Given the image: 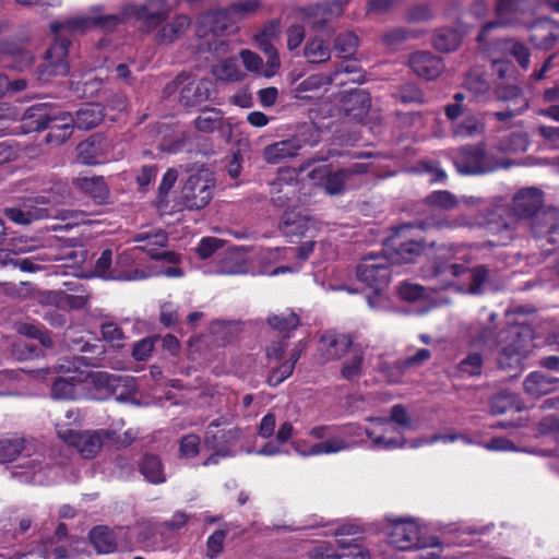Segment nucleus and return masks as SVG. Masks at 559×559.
Instances as JSON below:
<instances>
[{
    "label": "nucleus",
    "instance_id": "38",
    "mask_svg": "<svg viewBox=\"0 0 559 559\" xmlns=\"http://www.w3.org/2000/svg\"><path fill=\"white\" fill-rule=\"evenodd\" d=\"M90 539L98 554L112 552L117 547L112 532L105 526L93 528L90 532Z\"/></svg>",
    "mask_w": 559,
    "mask_h": 559
},
{
    "label": "nucleus",
    "instance_id": "19",
    "mask_svg": "<svg viewBox=\"0 0 559 559\" xmlns=\"http://www.w3.org/2000/svg\"><path fill=\"white\" fill-rule=\"evenodd\" d=\"M294 451L301 456H317L338 453L349 449V443L343 437H330L325 441L310 444L306 440L292 442Z\"/></svg>",
    "mask_w": 559,
    "mask_h": 559
},
{
    "label": "nucleus",
    "instance_id": "48",
    "mask_svg": "<svg viewBox=\"0 0 559 559\" xmlns=\"http://www.w3.org/2000/svg\"><path fill=\"white\" fill-rule=\"evenodd\" d=\"M190 25V19L186 15L177 16L171 23L162 27L158 33L162 43H170L182 34Z\"/></svg>",
    "mask_w": 559,
    "mask_h": 559
},
{
    "label": "nucleus",
    "instance_id": "3",
    "mask_svg": "<svg viewBox=\"0 0 559 559\" xmlns=\"http://www.w3.org/2000/svg\"><path fill=\"white\" fill-rule=\"evenodd\" d=\"M388 543L400 550L416 549L419 559H439L442 545L435 536L420 537L418 525L411 519L390 520L386 527Z\"/></svg>",
    "mask_w": 559,
    "mask_h": 559
},
{
    "label": "nucleus",
    "instance_id": "20",
    "mask_svg": "<svg viewBox=\"0 0 559 559\" xmlns=\"http://www.w3.org/2000/svg\"><path fill=\"white\" fill-rule=\"evenodd\" d=\"M235 22L230 10H217L199 16L197 21V33L205 36L207 33L222 34L228 31Z\"/></svg>",
    "mask_w": 559,
    "mask_h": 559
},
{
    "label": "nucleus",
    "instance_id": "32",
    "mask_svg": "<svg viewBox=\"0 0 559 559\" xmlns=\"http://www.w3.org/2000/svg\"><path fill=\"white\" fill-rule=\"evenodd\" d=\"M293 432V425L288 421L283 423L276 432L275 440L269 441L257 451V454L274 456L284 453L283 445L292 438Z\"/></svg>",
    "mask_w": 559,
    "mask_h": 559
},
{
    "label": "nucleus",
    "instance_id": "63",
    "mask_svg": "<svg viewBox=\"0 0 559 559\" xmlns=\"http://www.w3.org/2000/svg\"><path fill=\"white\" fill-rule=\"evenodd\" d=\"M200 451V439L195 435H188L181 439L180 452L185 457H194Z\"/></svg>",
    "mask_w": 559,
    "mask_h": 559
},
{
    "label": "nucleus",
    "instance_id": "62",
    "mask_svg": "<svg viewBox=\"0 0 559 559\" xmlns=\"http://www.w3.org/2000/svg\"><path fill=\"white\" fill-rule=\"evenodd\" d=\"M223 246V240L215 237H206L203 238L198 248L197 252L202 259L210 258L215 251H217Z\"/></svg>",
    "mask_w": 559,
    "mask_h": 559
},
{
    "label": "nucleus",
    "instance_id": "8",
    "mask_svg": "<svg viewBox=\"0 0 559 559\" xmlns=\"http://www.w3.org/2000/svg\"><path fill=\"white\" fill-rule=\"evenodd\" d=\"M122 21L117 14H105L102 7H92L86 14L68 19L63 22H53L50 25L52 32L66 29L70 33H86L92 28L99 27L104 31H111Z\"/></svg>",
    "mask_w": 559,
    "mask_h": 559
},
{
    "label": "nucleus",
    "instance_id": "12",
    "mask_svg": "<svg viewBox=\"0 0 559 559\" xmlns=\"http://www.w3.org/2000/svg\"><path fill=\"white\" fill-rule=\"evenodd\" d=\"M215 180L207 169L192 174L182 188V201L190 210L206 206L213 198Z\"/></svg>",
    "mask_w": 559,
    "mask_h": 559
},
{
    "label": "nucleus",
    "instance_id": "4",
    "mask_svg": "<svg viewBox=\"0 0 559 559\" xmlns=\"http://www.w3.org/2000/svg\"><path fill=\"white\" fill-rule=\"evenodd\" d=\"M16 462L15 467L21 472L15 474L25 477L26 481L41 485L46 481L47 466L44 464V454L32 444L22 439L0 440V463Z\"/></svg>",
    "mask_w": 559,
    "mask_h": 559
},
{
    "label": "nucleus",
    "instance_id": "64",
    "mask_svg": "<svg viewBox=\"0 0 559 559\" xmlns=\"http://www.w3.org/2000/svg\"><path fill=\"white\" fill-rule=\"evenodd\" d=\"M511 55L516 59L519 64L526 69L530 64L528 49L521 43L509 40L507 43Z\"/></svg>",
    "mask_w": 559,
    "mask_h": 559
},
{
    "label": "nucleus",
    "instance_id": "2",
    "mask_svg": "<svg viewBox=\"0 0 559 559\" xmlns=\"http://www.w3.org/2000/svg\"><path fill=\"white\" fill-rule=\"evenodd\" d=\"M544 193L536 188H523L512 199L510 206L501 198L493 200L476 218V224L487 226L492 233H510L519 221L531 219L544 209Z\"/></svg>",
    "mask_w": 559,
    "mask_h": 559
},
{
    "label": "nucleus",
    "instance_id": "28",
    "mask_svg": "<svg viewBox=\"0 0 559 559\" xmlns=\"http://www.w3.org/2000/svg\"><path fill=\"white\" fill-rule=\"evenodd\" d=\"M557 379L539 371L531 372L524 380V391L532 397H540L556 389Z\"/></svg>",
    "mask_w": 559,
    "mask_h": 559
},
{
    "label": "nucleus",
    "instance_id": "51",
    "mask_svg": "<svg viewBox=\"0 0 559 559\" xmlns=\"http://www.w3.org/2000/svg\"><path fill=\"white\" fill-rule=\"evenodd\" d=\"M326 84H329V80L324 75H310L294 88L293 96L298 99L309 98L308 92L317 91Z\"/></svg>",
    "mask_w": 559,
    "mask_h": 559
},
{
    "label": "nucleus",
    "instance_id": "15",
    "mask_svg": "<svg viewBox=\"0 0 559 559\" xmlns=\"http://www.w3.org/2000/svg\"><path fill=\"white\" fill-rule=\"evenodd\" d=\"M138 249L147 253L152 259H166L170 263H178L180 255L175 252L163 251L168 243L167 233L157 226H143L133 238Z\"/></svg>",
    "mask_w": 559,
    "mask_h": 559
},
{
    "label": "nucleus",
    "instance_id": "55",
    "mask_svg": "<svg viewBox=\"0 0 559 559\" xmlns=\"http://www.w3.org/2000/svg\"><path fill=\"white\" fill-rule=\"evenodd\" d=\"M302 13L314 27H321L329 21L332 10L328 5L316 4L304 9Z\"/></svg>",
    "mask_w": 559,
    "mask_h": 559
},
{
    "label": "nucleus",
    "instance_id": "52",
    "mask_svg": "<svg viewBox=\"0 0 559 559\" xmlns=\"http://www.w3.org/2000/svg\"><path fill=\"white\" fill-rule=\"evenodd\" d=\"M322 557L330 559H369V554L358 544L342 545L337 551H326Z\"/></svg>",
    "mask_w": 559,
    "mask_h": 559
},
{
    "label": "nucleus",
    "instance_id": "45",
    "mask_svg": "<svg viewBox=\"0 0 559 559\" xmlns=\"http://www.w3.org/2000/svg\"><path fill=\"white\" fill-rule=\"evenodd\" d=\"M301 348L294 350L288 360L284 361L280 367L272 370L269 376V383L272 386H276L286 380L294 371L295 365L300 357Z\"/></svg>",
    "mask_w": 559,
    "mask_h": 559
},
{
    "label": "nucleus",
    "instance_id": "49",
    "mask_svg": "<svg viewBox=\"0 0 559 559\" xmlns=\"http://www.w3.org/2000/svg\"><path fill=\"white\" fill-rule=\"evenodd\" d=\"M304 55L309 62L321 63L330 59V48L322 39L313 38L307 43Z\"/></svg>",
    "mask_w": 559,
    "mask_h": 559
},
{
    "label": "nucleus",
    "instance_id": "11",
    "mask_svg": "<svg viewBox=\"0 0 559 559\" xmlns=\"http://www.w3.org/2000/svg\"><path fill=\"white\" fill-rule=\"evenodd\" d=\"M540 4V0H498L496 4L497 22H490L483 26L478 41L483 43L487 33L498 25L522 23V16L533 13Z\"/></svg>",
    "mask_w": 559,
    "mask_h": 559
},
{
    "label": "nucleus",
    "instance_id": "29",
    "mask_svg": "<svg viewBox=\"0 0 559 559\" xmlns=\"http://www.w3.org/2000/svg\"><path fill=\"white\" fill-rule=\"evenodd\" d=\"M212 73L217 80L224 82H239L246 78V71L236 57L217 61L212 68Z\"/></svg>",
    "mask_w": 559,
    "mask_h": 559
},
{
    "label": "nucleus",
    "instance_id": "7",
    "mask_svg": "<svg viewBox=\"0 0 559 559\" xmlns=\"http://www.w3.org/2000/svg\"><path fill=\"white\" fill-rule=\"evenodd\" d=\"M532 331L527 326L513 325L500 335L498 364L504 370H521L532 349Z\"/></svg>",
    "mask_w": 559,
    "mask_h": 559
},
{
    "label": "nucleus",
    "instance_id": "61",
    "mask_svg": "<svg viewBox=\"0 0 559 559\" xmlns=\"http://www.w3.org/2000/svg\"><path fill=\"white\" fill-rule=\"evenodd\" d=\"M102 335L105 341L112 343L117 347L122 345L123 332L112 322L102 324Z\"/></svg>",
    "mask_w": 559,
    "mask_h": 559
},
{
    "label": "nucleus",
    "instance_id": "46",
    "mask_svg": "<svg viewBox=\"0 0 559 559\" xmlns=\"http://www.w3.org/2000/svg\"><path fill=\"white\" fill-rule=\"evenodd\" d=\"M100 146L92 140L83 141L78 145V159L85 165H96L103 162Z\"/></svg>",
    "mask_w": 559,
    "mask_h": 559
},
{
    "label": "nucleus",
    "instance_id": "57",
    "mask_svg": "<svg viewBox=\"0 0 559 559\" xmlns=\"http://www.w3.org/2000/svg\"><path fill=\"white\" fill-rule=\"evenodd\" d=\"M483 129V124L473 115H466L462 121H457L454 124V132L461 136L474 135L481 132Z\"/></svg>",
    "mask_w": 559,
    "mask_h": 559
},
{
    "label": "nucleus",
    "instance_id": "16",
    "mask_svg": "<svg viewBox=\"0 0 559 559\" xmlns=\"http://www.w3.org/2000/svg\"><path fill=\"white\" fill-rule=\"evenodd\" d=\"M358 281L376 292H383L391 277L389 259L382 255L365 257L357 266Z\"/></svg>",
    "mask_w": 559,
    "mask_h": 559
},
{
    "label": "nucleus",
    "instance_id": "31",
    "mask_svg": "<svg viewBox=\"0 0 559 559\" xmlns=\"http://www.w3.org/2000/svg\"><path fill=\"white\" fill-rule=\"evenodd\" d=\"M104 119V109L99 104H85L76 111L73 123L80 129H92L98 126Z\"/></svg>",
    "mask_w": 559,
    "mask_h": 559
},
{
    "label": "nucleus",
    "instance_id": "33",
    "mask_svg": "<svg viewBox=\"0 0 559 559\" xmlns=\"http://www.w3.org/2000/svg\"><path fill=\"white\" fill-rule=\"evenodd\" d=\"M310 225L311 222L306 216L294 212H285L280 227L285 236L293 237L305 235Z\"/></svg>",
    "mask_w": 559,
    "mask_h": 559
},
{
    "label": "nucleus",
    "instance_id": "30",
    "mask_svg": "<svg viewBox=\"0 0 559 559\" xmlns=\"http://www.w3.org/2000/svg\"><path fill=\"white\" fill-rule=\"evenodd\" d=\"M68 40L59 39L47 51L46 71L53 75H64L68 73V66L63 61L68 51Z\"/></svg>",
    "mask_w": 559,
    "mask_h": 559
},
{
    "label": "nucleus",
    "instance_id": "1",
    "mask_svg": "<svg viewBox=\"0 0 559 559\" xmlns=\"http://www.w3.org/2000/svg\"><path fill=\"white\" fill-rule=\"evenodd\" d=\"M475 248L463 245L449 247L453 262H441L425 271L426 278L435 280L433 289H454L461 294L479 295L489 280L490 271L485 265L468 267L475 259Z\"/></svg>",
    "mask_w": 559,
    "mask_h": 559
},
{
    "label": "nucleus",
    "instance_id": "56",
    "mask_svg": "<svg viewBox=\"0 0 559 559\" xmlns=\"http://www.w3.org/2000/svg\"><path fill=\"white\" fill-rule=\"evenodd\" d=\"M483 356L477 352L469 353L459 365L462 376H478L483 369Z\"/></svg>",
    "mask_w": 559,
    "mask_h": 559
},
{
    "label": "nucleus",
    "instance_id": "27",
    "mask_svg": "<svg viewBox=\"0 0 559 559\" xmlns=\"http://www.w3.org/2000/svg\"><path fill=\"white\" fill-rule=\"evenodd\" d=\"M4 214L12 222L22 225H27L34 221L49 216L47 207L34 205L32 200L24 203L22 207L5 209Z\"/></svg>",
    "mask_w": 559,
    "mask_h": 559
},
{
    "label": "nucleus",
    "instance_id": "36",
    "mask_svg": "<svg viewBox=\"0 0 559 559\" xmlns=\"http://www.w3.org/2000/svg\"><path fill=\"white\" fill-rule=\"evenodd\" d=\"M211 83L206 80L190 82L180 92V99L191 106L201 103L210 97Z\"/></svg>",
    "mask_w": 559,
    "mask_h": 559
},
{
    "label": "nucleus",
    "instance_id": "35",
    "mask_svg": "<svg viewBox=\"0 0 559 559\" xmlns=\"http://www.w3.org/2000/svg\"><path fill=\"white\" fill-rule=\"evenodd\" d=\"M370 108V98L365 91H355L347 95L345 110L357 120H362Z\"/></svg>",
    "mask_w": 559,
    "mask_h": 559
},
{
    "label": "nucleus",
    "instance_id": "47",
    "mask_svg": "<svg viewBox=\"0 0 559 559\" xmlns=\"http://www.w3.org/2000/svg\"><path fill=\"white\" fill-rule=\"evenodd\" d=\"M364 353L360 349H353L352 356L343 364L341 373L344 379L354 381L362 374Z\"/></svg>",
    "mask_w": 559,
    "mask_h": 559
},
{
    "label": "nucleus",
    "instance_id": "54",
    "mask_svg": "<svg viewBox=\"0 0 559 559\" xmlns=\"http://www.w3.org/2000/svg\"><path fill=\"white\" fill-rule=\"evenodd\" d=\"M527 136L522 132L511 133L499 143L498 150L503 153H519L527 148Z\"/></svg>",
    "mask_w": 559,
    "mask_h": 559
},
{
    "label": "nucleus",
    "instance_id": "40",
    "mask_svg": "<svg viewBox=\"0 0 559 559\" xmlns=\"http://www.w3.org/2000/svg\"><path fill=\"white\" fill-rule=\"evenodd\" d=\"M141 473L153 484H162L166 480L163 464L156 455L147 454L143 457Z\"/></svg>",
    "mask_w": 559,
    "mask_h": 559
},
{
    "label": "nucleus",
    "instance_id": "25",
    "mask_svg": "<svg viewBox=\"0 0 559 559\" xmlns=\"http://www.w3.org/2000/svg\"><path fill=\"white\" fill-rule=\"evenodd\" d=\"M129 14L141 21L147 28L160 24L167 16V10L162 0H150L146 5L130 7Z\"/></svg>",
    "mask_w": 559,
    "mask_h": 559
},
{
    "label": "nucleus",
    "instance_id": "58",
    "mask_svg": "<svg viewBox=\"0 0 559 559\" xmlns=\"http://www.w3.org/2000/svg\"><path fill=\"white\" fill-rule=\"evenodd\" d=\"M358 47V37L353 33L340 35L335 40V49L343 58L350 57Z\"/></svg>",
    "mask_w": 559,
    "mask_h": 559
},
{
    "label": "nucleus",
    "instance_id": "9",
    "mask_svg": "<svg viewBox=\"0 0 559 559\" xmlns=\"http://www.w3.org/2000/svg\"><path fill=\"white\" fill-rule=\"evenodd\" d=\"M367 171L365 164H354L344 169L333 171L329 165H320L312 168L307 177L314 185L322 187L330 195H337L344 192L346 186L355 175Z\"/></svg>",
    "mask_w": 559,
    "mask_h": 559
},
{
    "label": "nucleus",
    "instance_id": "41",
    "mask_svg": "<svg viewBox=\"0 0 559 559\" xmlns=\"http://www.w3.org/2000/svg\"><path fill=\"white\" fill-rule=\"evenodd\" d=\"M490 408L493 414L500 415L513 409L521 411L522 404L516 394L500 392L492 397Z\"/></svg>",
    "mask_w": 559,
    "mask_h": 559
},
{
    "label": "nucleus",
    "instance_id": "34",
    "mask_svg": "<svg viewBox=\"0 0 559 559\" xmlns=\"http://www.w3.org/2000/svg\"><path fill=\"white\" fill-rule=\"evenodd\" d=\"M47 142L51 144L63 143L72 134L73 118L68 114L62 115L60 119H51Z\"/></svg>",
    "mask_w": 559,
    "mask_h": 559
},
{
    "label": "nucleus",
    "instance_id": "21",
    "mask_svg": "<svg viewBox=\"0 0 559 559\" xmlns=\"http://www.w3.org/2000/svg\"><path fill=\"white\" fill-rule=\"evenodd\" d=\"M111 259V250H105L96 261V272L99 276L106 280L140 281L154 275L153 272H145L144 270L139 269H134L127 272H118L117 270H110Z\"/></svg>",
    "mask_w": 559,
    "mask_h": 559
},
{
    "label": "nucleus",
    "instance_id": "59",
    "mask_svg": "<svg viewBox=\"0 0 559 559\" xmlns=\"http://www.w3.org/2000/svg\"><path fill=\"white\" fill-rule=\"evenodd\" d=\"M262 49L267 56L266 66L264 68L262 67V74L265 78H272L278 72L281 68L277 50L271 44H264Z\"/></svg>",
    "mask_w": 559,
    "mask_h": 559
},
{
    "label": "nucleus",
    "instance_id": "5",
    "mask_svg": "<svg viewBox=\"0 0 559 559\" xmlns=\"http://www.w3.org/2000/svg\"><path fill=\"white\" fill-rule=\"evenodd\" d=\"M80 374L84 391H86L85 399L106 400L115 395L118 401H129L136 404L134 399L128 397L135 391L134 378L111 374L106 371H91L81 367Z\"/></svg>",
    "mask_w": 559,
    "mask_h": 559
},
{
    "label": "nucleus",
    "instance_id": "6",
    "mask_svg": "<svg viewBox=\"0 0 559 559\" xmlns=\"http://www.w3.org/2000/svg\"><path fill=\"white\" fill-rule=\"evenodd\" d=\"M368 421L371 426L365 429L366 436L372 441L374 448L384 450L404 448L409 443V440L404 438H392L388 436L394 430L393 423L402 428L415 429L409 413L402 404H396L392 407L390 418H368Z\"/></svg>",
    "mask_w": 559,
    "mask_h": 559
},
{
    "label": "nucleus",
    "instance_id": "22",
    "mask_svg": "<svg viewBox=\"0 0 559 559\" xmlns=\"http://www.w3.org/2000/svg\"><path fill=\"white\" fill-rule=\"evenodd\" d=\"M352 338L349 335L326 332L319 341L318 350L322 358L326 361L340 359L349 349Z\"/></svg>",
    "mask_w": 559,
    "mask_h": 559
},
{
    "label": "nucleus",
    "instance_id": "42",
    "mask_svg": "<svg viewBox=\"0 0 559 559\" xmlns=\"http://www.w3.org/2000/svg\"><path fill=\"white\" fill-rule=\"evenodd\" d=\"M462 36L457 31L441 28L435 35L433 46L440 51L451 52L459 48Z\"/></svg>",
    "mask_w": 559,
    "mask_h": 559
},
{
    "label": "nucleus",
    "instance_id": "14",
    "mask_svg": "<svg viewBox=\"0 0 559 559\" xmlns=\"http://www.w3.org/2000/svg\"><path fill=\"white\" fill-rule=\"evenodd\" d=\"M225 424L226 421L223 419H215L206 428L204 442L211 449H216V451L203 462L204 466L215 465L219 462V459L233 454L229 445L237 442L240 431L238 429H219Z\"/></svg>",
    "mask_w": 559,
    "mask_h": 559
},
{
    "label": "nucleus",
    "instance_id": "60",
    "mask_svg": "<svg viewBox=\"0 0 559 559\" xmlns=\"http://www.w3.org/2000/svg\"><path fill=\"white\" fill-rule=\"evenodd\" d=\"M239 57L245 67V71L253 73L262 72L263 61L258 53L249 49H243L240 51Z\"/></svg>",
    "mask_w": 559,
    "mask_h": 559
},
{
    "label": "nucleus",
    "instance_id": "53",
    "mask_svg": "<svg viewBox=\"0 0 559 559\" xmlns=\"http://www.w3.org/2000/svg\"><path fill=\"white\" fill-rule=\"evenodd\" d=\"M223 122V116L219 110L209 109L203 111L194 121L195 128L203 132H212Z\"/></svg>",
    "mask_w": 559,
    "mask_h": 559
},
{
    "label": "nucleus",
    "instance_id": "44",
    "mask_svg": "<svg viewBox=\"0 0 559 559\" xmlns=\"http://www.w3.org/2000/svg\"><path fill=\"white\" fill-rule=\"evenodd\" d=\"M426 203L429 206L436 207L438 210L451 211L460 205V200L448 190H439L431 192L426 198Z\"/></svg>",
    "mask_w": 559,
    "mask_h": 559
},
{
    "label": "nucleus",
    "instance_id": "24",
    "mask_svg": "<svg viewBox=\"0 0 559 559\" xmlns=\"http://www.w3.org/2000/svg\"><path fill=\"white\" fill-rule=\"evenodd\" d=\"M302 147L297 138H289L267 145L263 150V158L269 164H278L297 156Z\"/></svg>",
    "mask_w": 559,
    "mask_h": 559
},
{
    "label": "nucleus",
    "instance_id": "17",
    "mask_svg": "<svg viewBox=\"0 0 559 559\" xmlns=\"http://www.w3.org/2000/svg\"><path fill=\"white\" fill-rule=\"evenodd\" d=\"M57 433L64 442L74 445L83 457H94L102 449L104 437H110L105 430L75 432L66 428L60 421L56 423Z\"/></svg>",
    "mask_w": 559,
    "mask_h": 559
},
{
    "label": "nucleus",
    "instance_id": "18",
    "mask_svg": "<svg viewBox=\"0 0 559 559\" xmlns=\"http://www.w3.org/2000/svg\"><path fill=\"white\" fill-rule=\"evenodd\" d=\"M530 221L535 238H545L550 243L559 242V212L557 210L545 209Z\"/></svg>",
    "mask_w": 559,
    "mask_h": 559
},
{
    "label": "nucleus",
    "instance_id": "23",
    "mask_svg": "<svg viewBox=\"0 0 559 559\" xmlns=\"http://www.w3.org/2000/svg\"><path fill=\"white\" fill-rule=\"evenodd\" d=\"M408 62L409 67L418 76L427 80L436 79L444 69L442 60L428 51L413 53Z\"/></svg>",
    "mask_w": 559,
    "mask_h": 559
},
{
    "label": "nucleus",
    "instance_id": "10",
    "mask_svg": "<svg viewBox=\"0 0 559 559\" xmlns=\"http://www.w3.org/2000/svg\"><path fill=\"white\" fill-rule=\"evenodd\" d=\"M80 366L82 359L76 358L73 360H64L57 367L59 372L67 376L60 377L53 382L52 396L56 400H81L85 399L86 391H84L82 377L80 374Z\"/></svg>",
    "mask_w": 559,
    "mask_h": 559
},
{
    "label": "nucleus",
    "instance_id": "37",
    "mask_svg": "<svg viewBox=\"0 0 559 559\" xmlns=\"http://www.w3.org/2000/svg\"><path fill=\"white\" fill-rule=\"evenodd\" d=\"M73 182L95 200L103 201L107 197L108 189L103 177H78Z\"/></svg>",
    "mask_w": 559,
    "mask_h": 559
},
{
    "label": "nucleus",
    "instance_id": "13",
    "mask_svg": "<svg viewBox=\"0 0 559 559\" xmlns=\"http://www.w3.org/2000/svg\"><path fill=\"white\" fill-rule=\"evenodd\" d=\"M454 165L463 175L486 174L507 167V164L495 160L486 154L483 146L462 147L454 156Z\"/></svg>",
    "mask_w": 559,
    "mask_h": 559
},
{
    "label": "nucleus",
    "instance_id": "50",
    "mask_svg": "<svg viewBox=\"0 0 559 559\" xmlns=\"http://www.w3.org/2000/svg\"><path fill=\"white\" fill-rule=\"evenodd\" d=\"M267 321L272 329L286 335L299 324V318L294 312L273 314L269 317Z\"/></svg>",
    "mask_w": 559,
    "mask_h": 559
},
{
    "label": "nucleus",
    "instance_id": "43",
    "mask_svg": "<svg viewBox=\"0 0 559 559\" xmlns=\"http://www.w3.org/2000/svg\"><path fill=\"white\" fill-rule=\"evenodd\" d=\"M425 245L417 240H409L400 245L391 258L396 263H412L424 252Z\"/></svg>",
    "mask_w": 559,
    "mask_h": 559
},
{
    "label": "nucleus",
    "instance_id": "26",
    "mask_svg": "<svg viewBox=\"0 0 559 559\" xmlns=\"http://www.w3.org/2000/svg\"><path fill=\"white\" fill-rule=\"evenodd\" d=\"M531 43L539 49H550L559 40V28L551 21L544 20L531 26Z\"/></svg>",
    "mask_w": 559,
    "mask_h": 559
},
{
    "label": "nucleus",
    "instance_id": "39",
    "mask_svg": "<svg viewBox=\"0 0 559 559\" xmlns=\"http://www.w3.org/2000/svg\"><path fill=\"white\" fill-rule=\"evenodd\" d=\"M246 272L245 255L238 249L229 250L221 259L218 273L225 275H235Z\"/></svg>",
    "mask_w": 559,
    "mask_h": 559
}]
</instances>
